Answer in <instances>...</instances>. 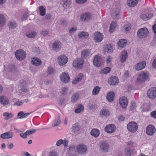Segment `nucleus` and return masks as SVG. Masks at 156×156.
<instances>
[{"label":"nucleus","mask_w":156,"mask_h":156,"mask_svg":"<svg viewBox=\"0 0 156 156\" xmlns=\"http://www.w3.org/2000/svg\"><path fill=\"white\" fill-rule=\"evenodd\" d=\"M127 147L125 150V152L126 156H131L136 153V151L134 149L132 148L133 147V143L131 141L127 142Z\"/></svg>","instance_id":"f257e3e1"},{"label":"nucleus","mask_w":156,"mask_h":156,"mask_svg":"<svg viewBox=\"0 0 156 156\" xmlns=\"http://www.w3.org/2000/svg\"><path fill=\"white\" fill-rule=\"evenodd\" d=\"M149 31L147 29L144 27L139 29L137 32V36L138 38H143L146 37L148 35Z\"/></svg>","instance_id":"f03ea898"},{"label":"nucleus","mask_w":156,"mask_h":156,"mask_svg":"<svg viewBox=\"0 0 156 156\" xmlns=\"http://www.w3.org/2000/svg\"><path fill=\"white\" fill-rule=\"evenodd\" d=\"M84 61L83 58H76L73 62V66L76 68L81 69L83 66Z\"/></svg>","instance_id":"7ed1b4c3"},{"label":"nucleus","mask_w":156,"mask_h":156,"mask_svg":"<svg viewBox=\"0 0 156 156\" xmlns=\"http://www.w3.org/2000/svg\"><path fill=\"white\" fill-rule=\"evenodd\" d=\"M76 150L79 154H85L87 152V147L84 144H80L77 145Z\"/></svg>","instance_id":"20e7f679"},{"label":"nucleus","mask_w":156,"mask_h":156,"mask_svg":"<svg viewBox=\"0 0 156 156\" xmlns=\"http://www.w3.org/2000/svg\"><path fill=\"white\" fill-rule=\"evenodd\" d=\"M127 128L130 132L132 133L135 132L137 130V124L134 122H130L128 124Z\"/></svg>","instance_id":"39448f33"},{"label":"nucleus","mask_w":156,"mask_h":156,"mask_svg":"<svg viewBox=\"0 0 156 156\" xmlns=\"http://www.w3.org/2000/svg\"><path fill=\"white\" fill-rule=\"evenodd\" d=\"M15 55L18 60H22L26 57V54L24 51L20 49L16 51Z\"/></svg>","instance_id":"423d86ee"},{"label":"nucleus","mask_w":156,"mask_h":156,"mask_svg":"<svg viewBox=\"0 0 156 156\" xmlns=\"http://www.w3.org/2000/svg\"><path fill=\"white\" fill-rule=\"evenodd\" d=\"M100 147L101 151L104 153L107 152L109 150V144L105 141L101 142Z\"/></svg>","instance_id":"0eeeda50"},{"label":"nucleus","mask_w":156,"mask_h":156,"mask_svg":"<svg viewBox=\"0 0 156 156\" xmlns=\"http://www.w3.org/2000/svg\"><path fill=\"white\" fill-rule=\"evenodd\" d=\"M148 78V74L145 73L143 72L141 73L139 76H138L137 81V82L139 83H141L142 82L145 81Z\"/></svg>","instance_id":"6e6552de"},{"label":"nucleus","mask_w":156,"mask_h":156,"mask_svg":"<svg viewBox=\"0 0 156 156\" xmlns=\"http://www.w3.org/2000/svg\"><path fill=\"white\" fill-rule=\"evenodd\" d=\"M147 96L150 98L154 99L156 98V87H153L150 89L147 92Z\"/></svg>","instance_id":"1a4fd4ad"},{"label":"nucleus","mask_w":156,"mask_h":156,"mask_svg":"<svg viewBox=\"0 0 156 156\" xmlns=\"http://www.w3.org/2000/svg\"><path fill=\"white\" fill-rule=\"evenodd\" d=\"M156 131L155 127L152 125H149L146 128V133L148 135L153 136Z\"/></svg>","instance_id":"9d476101"},{"label":"nucleus","mask_w":156,"mask_h":156,"mask_svg":"<svg viewBox=\"0 0 156 156\" xmlns=\"http://www.w3.org/2000/svg\"><path fill=\"white\" fill-rule=\"evenodd\" d=\"M60 79L64 83H67L70 81V77L68 73H63L60 75Z\"/></svg>","instance_id":"9b49d317"},{"label":"nucleus","mask_w":156,"mask_h":156,"mask_svg":"<svg viewBox=\"0 0 156 156\" xmlns=\"http://www.w3.org/2000/svg\"><path fill=\"white\" fill-rule=\"evenodd\" d=\"M68 61L67 58L64 55H62L58 57V64L61 66L65 64Z\"/></svg>","instance_id":"f8f14e48"},{"label":"nucleus","mask_w":156,"mask_h":156,"mask_svg":"<svg viewBox=\"0 0 156 156\" xmlns=\"http://www.w3.org/2000/svg\"><path fill=\"white\" fill-rule=\"evenodd\" d=\"M92 16L91 14L90 13H85L81 15L80 18L82 21L87 22L91 19Z\"/></svg>","instance_id":"ddd939ff"},{"label":"nucleus","mask_w":156,"mask_h":156,"mask_svg":"<svg viewBox=\"0 0 156 156\" xmlns=\"http://www.w3.org/2000/svg\"><path fill=\"white\" fill-rule=\"evenodd\" d=\"M94 39L96 42L98 43L101 42L103 38V35L99 32H96L94 33Z\"/></svg>","instance_id":"4468645a"},{"label":"nucleus","mask_w":156,"mask_h":156,"mask_svg":"<svg viewBox=\"0 0 156 156\" xmlns=\"http://www.w3.org/2000/svg\"><path fill=\"white\" fill-rule=\"evenodd\" d=\"M61 43L58 41H56L52 44V47L53 50L55 51H59L61 48Z\"/></svg>","instance_id":"2eb2a0df"},{"label":"nucleus","mask_w":156,"mask_h":156,"mask_svg":"<svg viewBox=\"0 0 156 156\" xmlns=\"http://www.w3.org/2000/svg\"><path fill=\"white\" fill-rule=\"evenodd\" d=\"M115 127L113 124L107 125L105 129V131L109 133H113L115 131Z\"/></svg>","instance_id":"dca6fc26"},{"label":"nucleus","mask_w":156,"mask_h":156,"mask_svg":"<svg viewBox=\"0 0 156 156\" xmlns=\"http://www.w3.org/2000/svg\"><path fill=\"white\" fill-rule=\"evenodd\" d=\"M119 103L122 107L125 108L127 105V100L125 97H123L119 99Z\"/></svg>","instance_id":"f3484780"},{"label":"nucleus","mask_w":156,"mask_h":156,"mask_svg":"<svg viewBox=\"0 0 156 156\" xmlns=\"http://www.w3.org/2000/svg\"><path fill=\"white\" fill-rule=\"evenodd\" d=\"M93 63L94 66H100L101 65V58L98 55H95L93 60Z\"/></svg>","instance_id":"a211bd4d"},{"label":"nucleus","mask_w":156,"mask_h":156,"mask_svg":"<svg viewBox=\"0 0 156 156\" xmlns=\"http://www.w3.org/2000/svg\"><path fill=\"white\" fill-rule=\"evenodd\" d=\"M13 134L14 133L13 132L10 131L3 133L0 136L3 139H9L12 138Z\"/></svg>","instance_id":"6ab92c4d"},{"label":"nucleus","mask_w":156,"mask_h":156,"mask_svg":"<svg viewBox=\"0 0 156 156\" xmlns=\"http://www.w3.org/2000/svg\"><path fill=\"white\" fill-rule=\"evenodd\" d=\"M146 63L144 61L137 63L135 66V68L137 70H140L144 68L146 66Z\"/></svg>","instance_id":"aec40b11"},{"label":"nucleus","mask_w":156,"mask_h":156,"mask_svg":"<svg viewBox=\"0 0 156 156\" xmlns=\"http://www.w3.org/2000/svg\"><path fill=\"white\" fill-rule=\"evenodd\" d=\"M90 51L89 50H83L81 53V57L82 58H86L90 56Z\"/></svg>","instance_id":"412c9836"},{"label":"nucleus","mask_w":156,"mask_h":156,"mask_svg":"<svg viewBox=\"0 0 156 156\" xmlns=\"http://www.w3.org/2000/svg\"><path fill=\"white\" fill-rule=\"evenodd\" d=\"M119 79L115 76L111 77L108 80V83L111 85H115L118 83Z\"/></svg>","instance_id":"4be33fe9"},{"label":"nucleus","mask_w":156,"mask_h":156,"mask_svg":"<svg viewBox=\"0 0 156 156\" xmlns=\"http://www.w3.org/2000/svg\"><path fill=\"white\" fill-rule=\"evenodd\" d=\"M120 10L119 8H116L114 9L112 12V16L114 19H117L119 18Z\"/></svg>","instance_id":"5701e85b"},{"label":"nucleus","mask_w":156,"mask_h":156,"mask_svg":"<svg viewBox=\"0 0 156 156\" xmlns=\"http://www.w3.org/2000/svg\"><path fill=\"white\" fill-rule=\"evenodd\" d=\"M110 113L109 111L107 109H103L101 112L100 115L101 117L104 116L107 117L110 115Z\"/></svg>","instance_id":"b1692460"},{"label":"nucleus","mask_w":156,"mask_h":156,"mask_svg":"<svg viewBox=\"0 0 156 156\" xmlns=\"http://www.w3.org/2000/svg\"><path fill=\"white\" fill-rule=\"evenodd\" d=\"M121 57L120 58V61L122 62H125L127 57V53L126 51H124L121 53Z\"/></svg>","instance_id":"393cba45"},{"label":"nucleus","mask_w":156,"mask_h":156,"mask_svg":"<svg viewBox=\"0 0 156 156\" xmlns=\"http://www.w3.org/2000/svg\"><path fill=\"white\" fill-rule=\"evenodd\" d=\"M114 96L115 94L114 92H110L107 94L106 98L109 102H112L113 100Z\"/></svg>","instance_id":"a878e982"},{"label":"nucleus","mask_w":156,"mask_h":156,"mask_svg":"<svg viewBox=\"0 0 156 156\" xmlns=\"http://www.w3.org/2000/svg\"><path fill=\"white\" fill-rule=\"evenodd\" d=\"M138 0H128V5L130 7H133L138 3Z\"/></svg>","instance_id":"bb28decb"},{"label":"nucleus","mask_w":156,"mask_h":156,"mask_svg":"<svg viewBox=\"0 0 156 156\" xmlns=\"http://www.w3.org/2000/svg\"><path fill=\"white\" fill-rule=\"evenodd\" d=\"M0 101L1 103L4 105H7L9 102L8 99L6 98H4L3 96L0 97Z\"/></svg>","instance_id":"cd10ccee"},{"label":"nucleus","mask_w":156,"mask_h":156,"mask_svg":"<svg viewBox=\"0 0 156 156\" xmlns=\"http://www.w3.org/2000/svg\"><path fill=\"white\" fill-rule=\"evenodd\" d=\"M126 41L124 39L120 40L118 43V45L119 47L123 48L124 46H126Z\"/></svg>","instance_id":"c85d7f7f"},{"label":"nucleus","mask_w":156,"mask_h":156,"mask_svg":"<svg viewBox=\"0 0 156 156\" xmlns=\"http://www.w3.org/2000/svg\"><path fill=\"white\" fill-rule=\"evenodd\" d=\"M84 109V108L83 105L81 104H80L75 109L74 112L76 113H79L83 112Z\"/></svg>","instance_id":"c756f323"},{"label":"nucleus","mask_w":156,"mask_h":156,"mask_svg":"<svg viewBox=\"0 0 156 156\" xmlns=\"http://www.w3.org/2000/svg\"><path fill=\"white\" fill-rule=\"evenodd\" d=\"M152 14L151 13H146L142 15L141 16L142 19L144 20H148L152 17Z\"/></svg>","instance_id":"7c9ffc66"},{"label":"nucleus","mask_w":156,"mask_h":156,"mask_svg":"<svg viewBox=\"0 0 156 156\" xmlns=\"http://www.w3.org/2000/svg\"><path fill=\"white\" fill-rule=\"evenodd\" d=\"M90 134L91 135L93 136L94 137H97L99 136L100 132L98 129H94L91 131Z\"/></svg>","instance_id":"2f4dec72"},{"label":"nucleus","mask_w":156,"mask_h":156,"mask_svg":"<svg viewBox=\"0 0 156 156\" xmlns=\"http://www.w3.org/2000/svg\"><path fill=\"white\" fill-rule=\"evenodd\" d=\"M88 34L87 33L84 32H80L78 34V37L82 38H87L88 36Z\"/></svg>","instance_id":"473e14b6"},{"label":"nucleus","mask_w":156,"mask_h":156,"mask_svg":"<svg viewBox=\"0 0 156 156\" xmlns=\"http://www.w3.org/2000/svg\"><path fill=\"white\" fill-rule=\"evenodd\" d=\"M83 73H80L78 76L76 77L75 80L74 81H73V84H76L78 82L80 81L83 77Z\"/></svg>","instance_id":"72a5a7b5"},{"label":"nucleus","mask_w":156,"mask_h":156,"mask_svg":"<svg viewBox=\"0 0 156 156\" xmlns=\"http://www.w3.org/2000/svg\"><path fill=\"white\" fill-rule=\"evenodd\" d=\"M36 34V32L34 31H30L27 32L26 34V36L29 38H33Z\"/></svg>","instance_id":"f704fd0d"},{"label":"nucleus","mask_w":156,"mask_h":156,"mask_svg":"<svg viewBox=\"0 0 156 156\" xmlns=\"http://www.w3.org/2000/svg\"><path fill=\"white\" fill-rule=\"evenodd\" d=\"M104 52L105 53L107 52L108 53H111L112 51V49L111 45H107L104 48Z\"/></svg>","instance_id":"c9c22d12"},{"label":"nucleus","mask_w":156,"mask_h":156,"mask_svg":"<svg viewBox=\"0 0 156 156\" xmlns=\"http://www.w3.org/2000/svg\"><path fill=\"white\" fill-rule=\"evenodd\" d=\"M117 23L115 21H113L111 23L109 31L111 33H112L114 31V30L116 26Z\"/></svg>","instance_id":"e433bc0d"},{"label":"nucleus","mask_w":156,"mask_h":156,"mask_svg":"<svg viewBox=\"0 0 156 156\" xmlns=\"http://www.w3.org/2000/svg\"><path fill=\"white\" fill-rule=\"evenodd\" d=\"M41 62L40 59L38 58H34L31 61V63L35 66H39L41 64Z\"/></svg>","instance_id":"4c0bfd02"},{"label":"nucleus","mask_w":156,"mask_h":156,"mask_svg":"<svg viewBox=\"0 0 156 156\" xmlns=\"http://www.w3.org/2000/svg\"><path fill=\"white\" fill-rule=\"evenodd\" d=\"M5 20L4 16L2 14H0V27L3 26L5 23Z\"/></svg>","instance_id":"58836bf2"},{"label":"nucleus","mask_w":156,"mask_h":156,"mask_svg":"<svg viewBox=\"0 0 156 156\" xmlns=\"http://www.w3.org/2000/svg\"><path fill=\"white\" fill-rule=\"evenodd\" d=\"M79 98V94L78 93L74 94L71 98V101L72 102L75 103L78 100Z\"/></svg>","instance_id":"ea45409f"},{"label":"nucleus","mask_w":156,"mask_h":156,"mask_svg":"<svg viewBox=\"0 0 156 156\" xmlns=\"http://www.w3.org/2000/svg\"><path fill=\"white\" fill-rule=\"evenodd\" d=\"M3 116H5L4 118L5 120H7L9 119H10L12 117L13 115L12 113H9L8 112H4L3 114Z\"/></svg>","instance_id":"a19ab883"},{"label":"nucleus","mask_w":156,"mask_h":156,"mask_svg":"<svg viewBox=\"0 0 156 156\" xmlns=\"http://www.w3.org/2000/svg\"><path fill=\"white\" fill-rule=\"evenodd\" d=\"M80 129V126L78 124H75L72 128V132L75 133L79 131Z\"/></svg>","instance_id":"79ce46f5"},{"label":"nucleus","mask_w":156,"mask_h":156,"mask_svg":"<svg viewBox=\"0 0 156 156\" xmlns=\"http://www.w3.org/2000/svg\"><path fill=\"white\" fill-rule=\"evenodd\" d=\"M16 70V67L13 64H9L8 65V70L9 72H13Z\"/></svg>","instance_id":"37998d69"},{"label":"nucleus","mask_w":156,"mask_h":156,"mask_svg":"<svg viewBox=\"0 0 156 156\" xmlns=\"http://www.w3.org/2000/svg\"><path fill=\"white\" fill-rule=\"evenodd\" d=\"M100 88L98 86L95 87L92 91V94L93 95H97L99 92Z\"/></svg>","instance_id":"c03bdc74"},{"label":"nucleus","mask_w":156,"mask_h":156,"mask_svg":"<svg viewBox=\"0 0 156 156\" xmlns=\"http://www.w3.org/2000/svg\"><path fill=\"white\" fill-rule=\"evenodd\" d=\"M17 24L15 21H10L9 22V27L11 29L15 28L17 26Z\"/></svg>","instance_id":"a18cd8bd"},{"label":"nucleus","mask_w":156,"mask_h":156,"mask_svg":"<svg viewBox=\"0 0 156 156\" xmlns=\"http://www.w3.org/2000/svg\"><path fill=\"white\" fill-rule=\"evenodd\" d=\"M40 14L41 16H44L45 14V9L43 6H41L39 7Z\"/></svg>","instance_id":"49530a36"},{"label":"nucleus","mask_w":156,"mask_h":156,"mask_svg":"<svg viewBox=\"0 0 156 156\" xmlns=\"http://www.w3.org/2000/svg\"><path fill=\"white\" fill-rule=\"evenodd\" d=\"M48 74H54L55 72V70L54 68L51 66H49L48 69Z\"/></svg>","instance_id":"de8ad7c7"},{"label":"nucleus","mask_w":156,"mask_h":156,"mask_svg":"<svg viewBox=\"0 0 156 156\" xmlns=\"http://www.w3.org/2000/svg\"><path fill=\"white\" fill-rule=\"evenodd\" d=\"M111 71V69L109 67H107L101 70V73L105 74L109 73Z\"/></svg>","instance_id":"09e8293b"},{"label":"nucleus","mask_w":156,"mask_h":156,"mask_svg":"<svg viewBox=\"0 0 156 156\" xmlns=\"http://www.w3.org/2000/svg\"><path fill=\"white\" fill-rule=\"evenodd\" d=\"M123 28L125 31L126 32V33L130 30L131 28V25L130 23H128L124 26Z\"/></svg>","instance_id":"8fccbe9b"},{"label":"nucleus","mask_w":156,"mask_h":156,"mask_svg":"<svg viewBox=\"0 0 156 156\" xmlns=\"http://www.w3.org/2000/svg\"><path fill=\"white\" fill-rule=\"evenodd\" d=\"M66 103V100L64 98H61L60 99L59 104L62 105H64Z\"/></svg>","instance_id":"3c124183"},{"label":"nucleus","mask_w":156,"mask_h":156,"mask_svg":"<svg viewBox=\"0 0 156 156\" xmlns=\"http://www.w3.org/2000/svg\"><path fill=\"white\" fill-rule=\"evenodd\" d=\"M60 123V120L59 117H58L57 119L55 120V123L54 124L53 126V127L56 126H58L59 125Z\"/></svg>","instance_id":"603ef678"},{"label":"nucleus","mask_w":156,"mask_h":156,"mask_svg":"<svg viewBox=\"0 0 156 156\" xmlns=\"http://www.w3.org/2000/svg\"><path fill=\"white\" fill-rule=\"evenodd\" d=\"M131 104L130 109V110H132L135 108L136 104L135 102L133 101H132Z\"/></svg>","instance_id":"864d4df0"},{"label":"nucleus","mask_w":156,"mask_h":156,"mask_svg":"<svg viewBox=\"0 0 156 156\" xmlns=\"http://www.w3.org/2000/svg\"><path fill=\"white\" fill-rule=\"evenodd\" d=\"M50 156H58V154L57 152L55 151H53L51 152H50L49 154Z\"/></svg>","instance_id":"5fc2aeb1"},{"label":"nucleus","mask_w":156,"mask_h":156,"mask_svg":"<svg viewBox=\"0 0 156 156\" xmlns=\"http://www.w3.org/2000/svg\"><path fill=\"white\" fill-rule=\"evenodd\" d=\"M36 131V130L35 129H33L32 130H27L26 132L27 135H30V134H32Z\"/></svg>","instance_id":"6e6d98bb"},{"label":"nucleus","mask_w":156,"mask_h":156,"mask_svg":"<svg viewBox=\"0 0 156 156\" xmlns=\"http://www.w3.org/2000/svg\"><path fill=\"white\" fill-rule=\"evenodd\" d=\"M62 93L64 94H65L67 93L68 91V89L67 87H63L62 88Z\"/></svg>","instance_id":"4d7b16f0"},{"label":"nucleus","mask_w":156,"mask_h":156,"mask_svg":"<svg viewBox=\"0 0 156 156\" xmlns=\"http://www.w3.org/2000/svg\"><path fill=\"white\" fill-rule=\"evenodd\" d=\"M87 0H76V2L78 4H82L85 3Z\"/></svg>","instance_id":"13d9d810"},{"label":"nucleus","mask_w":156,"mask_h":156,"mask_svg":"<svg viewBox=\"0 0 156 156\" xmlns=\"http://www.w3.org/2000/svg\"><path fill=\"white\" fill-rule=\"evenodd\" d=\"M151 117L156 119V111L151 112Z\"/></svg>","instance_id":"bf43d9fd"},{"label":"nucleus","mask_w":156,"mask_h":156,"mask_svg":"<svg viewBox=\"0 0 156 156\" xmlns=\"http://www.w3.org/2000/svg\"><path fill=\"white\" fill-rule=\"evenodd\" d=\"M63 143V140L62 139H60L58 140L56 142V145L58 146H60Z\"/></svg>","instance_id":"052dcab7"},{"label":"nucleus","mask_w":156,"mask_h":156,"mask_svg":"<svg viewBox=\"0 0 156 156\" xmlns=\"http://www.w3.org/2000/svg\"><path fill=\"white\" fill-rule=\"evenodd\" d=\"M75 151V148L74 147H69V152L70 153H74Z\"/></svg>","instance_id":"680f3d73"},{"label":"nucleus","mask_w":156,"mask_h":156,"mask_svg":"<svg viewBox=\"0 0 156 156\" xmlns=\"http://www.w3.org/2000/svg\"><path fill=\"white\" fill-rule=\"evenodd\" d=\"M20 136L22 138H26L27 137V134L26 132L24 133H21L20 134Z\"/></svg>","instance_id":"e2e57ef3"},{"label":"nucleus","mask_w":156,"mask_h":156,"mask_svg":"<svg viewBox=\"0 0 156 156\" xmlns=\"http://www.w3.org/2000/svg\"><path fill=\"white\" fill-rule=\"evenodd\" d=\"M76 30V28L75 27H73L71 28L69 30V32L70 33H73L74 31H75Z\"/></svg>","instance_id":"0e129e2a"},{"label":"nucleus","mask_w":156,"mask_h":156,"mask_svg":"<svg viewBox=\"0 0 156 156\" xmlns=\"http://www.w3.org/2000/svg\"><path fill=\"white\" fill-rule=\"evenodd\" d=\"M28 16V13L27 12H25L23 16V19L26 20Z\"/></svg>","instance_id":"69168bd1"},{"label":"nucleus","mask_w":156,"mask_h":156,"mask_svg":"<svg viewBox=\"0 0 156 156\" xmlns=\"http://www.w3.org/2000/svg\"><path fill=\"white\" fill-rule=\"evenodd\" d=\"M30 113H26L24 114H23V115L22 116H21L20 117V118L21 119L23 118H26L28 115L30 114Z\"/></svg>","instance_id":"338daca9"},{"label":"nucleus","mask_w":156,"mask_h":156,"mask_svg":"<svg viewBox=\"0 0 156 156\" xmlns=\"http://www.w3.org/2000/svg\"><path fill=\"white\" fill-rule=\"evenodd\" d=\"M152 65L154 68H156V58L154 60Z\"/></svg>","instance_id":"774afa93"}]
</instances>
